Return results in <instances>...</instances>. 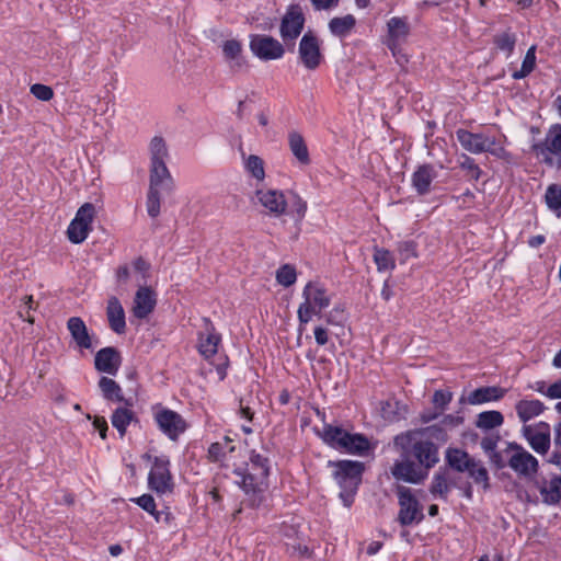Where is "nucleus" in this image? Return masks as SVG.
Here are the masks:
<instances>
[{
  "mask_svg": "<svg viewBox=\"0 0 561 561\" xmlns=\"http://www.w3.org/2000/svg\"><path fill=\"white\" fill-rule=\"evenodd\" d=\"M148 486L157 494L171 493L174 489L168 456L153 457L152 468L148 474Z\"/></svg>",
  "mask_w": 561,
  "mask_h": 561,
  "instance_id": "nucleus-10",
  "label": "nucleus"
},
{
  "mask_svg": "<svg viewBox=\"0 0 561 561\" xmlns=\"http://www.w3.org/2000/svg\"><path fill=\"white\" fill-rule=\"evenodd\" d=\"M451 399H453V393L450 391L436 390L432 397V403L434 405L433 408H435L438 411H442V413H444L447 405L450 403Z\"/></svg>",
  "mask_w": 561,
  "mask_h": 561,
  "instance_id": "nucleus-49",
  "label": "nucleus"
},
{
  "mask_svg": "<svg viewBox=\"0 0 561 561\" xmlns=\"http://www.w3.org/2000/svg\"><path fill=\"white\" fill-rule=\"evenodd\" d=\"M134 302V316L138 319H145L153 311L157 305L156 294L150 287H139Z\"/></svg>",
  "mask_w": 561,
  "mask_h": 561,
  "instance_id": "nucleus-19",
  "label": "nucleus"
},
{
  "mask_svg": "<svg viewBox=\"0 0 561 561\" xmlns=\"http://www.w3.org/2000/svg\"><path fill=\"white\" fill-rule=\"evenodd\" d=\"M128 407L129 405L116 408L111 416L112 425L117 430L121 437L125 436L127 427L133 421H138L135 412L131 411Z\"/></svg>",
  "mask_w": 561,
  "mask_h": 561,
  "instance_id": "nucleus-29",
  "label": "nucleus"
},
{
  "mask_svg": "<svg viewBox=\"0 0 561 561\" xmlns=\"http://www.w3.org/2000/svg\"><path fill=\"white\" fill-rule=\"evenodd\" d=\"M30 92L37 100L48 102L54 98V91L49 85L42 83H34L30 88Z\"/></svg>",
  "mask_w": 561,
  "mask_h": 561,
  "instance_id": "nucleus-52",
  "label": "nucleus"
},
{
  "mask_svg": "<svg viewBox=\"0 0 561 561\" xmlns=\"http://www.w3.org/2000/svg\"><path fill=\"white\" fill-rule=\"evenodd\" d=\"M411 433L415 436H420L422 439L434 442L438 447L439 445L447 443L449 439L446 428L440 423L422 427Z\"/></svg>",
  "mask_w": 561,
  "mask_h": 561,
  "instance_id": "nucleus-32",
  "label": "nucleus"
},
{
  "mask_svg": "<svg viewBox=\"0 0 561 561\" xmlns=\"http://www.w3.org/2000/svg\"><path fill=\"white\" fill-rule=\"evenodd\" d=\"M465 421L463 416L460 415H454V414H446L443 415V419L440 420V424L446 427H456L460 424H462Z\"/></svg>",
  "mask_w": 561,
  "mask_h": 561,
  "instance_id": "nucleus-58",
  "label": "nucleus"
},
{
  "mask_svg": "<svg viewBox=\"0 0 561 561\" xmlns=\"http://www.w3.org/2000/svg\"><path fill=\"white\" fill-rule=\"evenodd\" d=\"M476 484H480L484 491L490 489V477L481 460L476 459L473 467L466 470Z\"/></svg>",
  "mask_w": 561,
  "mask_h": 561,
  "instance_id": "nucleus-37",
  "label": "nucleus"
},
{
  "mask_svg": "<svg viewBox=\"0 0 561 561\" xmlns=\"http://www.w3.org/2000/svg\"><path fill=\"white\" fill-rule=\"evenodd\" d=\"M533 150L537 156L561 152V124H553L547 133L546 140L535 144Z\"/></svg>",
  "mask_w": 561,
  "mask_h": 561,
  "instance_id": "nucleus-25",
  "label": "nucleus"
},
{
  "mask_svg": "<svg viewBox=\"0 0 561 561\" xmlns=\"http://www.w3.org/2000/svg\"><path fill=\"white\" fill-rule=\"evenodd\" d=\"M121 352L114 346H106L99 350L94 356V368L99 373L115 376L122 365Z\"/></svg>",
  "mask_w": 561,
  "mask_h": 561,
  "instance_id": "nucleus-15",
  "label": "nucleus"
},
{
  "mask_svg": "<svg viewBox=\"0 0 561 561\" xmlns=\"http://www.w3.org/2000/svg\"><path fill=\"white\" fill-rule=\"evenodd\" d=\"M317 434L325 445L341 453L366 456L370 450V443L364 434L350 433L337 425L324 423Z\"/></svg>",
  "mask_w": 561,
  "mask_h": 561,
  "instance_id": "nucleus-4",
  "label": "nucleus"
},
{
  "mask_svg": "<svg viewBox=\"0 0 561 561\" xmlns=\"http://www.w3.org/2000/svg\"><path fill=\"white\" fill-rule=\"evenodd\" d=\"M138 506L154 517L157 523L161 522L163 511H157L154 499L151 494H142L139 497L131 499Z\"/></svg>",
  "mask_w": 561,
  "mask_h": 561,
  "instance_id": "nucleus-41",
  "label": "nucleus"
},
{
  "mask_svg": "<svg viewBox=\"0 0 561 561\" xmlns=\"http://www.w3.org/2000/svg\"><path fill=\"white\" fill-rule=\"evenodd\" d=\"M147 213L151 218H156L160 215L161 198L158 188L149 187L147 193Z\"/></svg>",
  "mask_w": 561,
  "mask_h": 561,
  "instance_id": "nucleus-44",
  "label": "nucleus"
},
{
  "mask_svg": "<svg viewBox=\"0 0 561 561\" xmlns=\"http://www.w3.org/2000/svg\"><path fill=\"white\" fill-rule=\"evenodd\" d=\"M67 329L80 350H92V337L84 321L80 317H71L67 321Z\"/></svg>",
  "mask_w": 561,
  "mask_h": 561,
  "instance_id": "nucleus-22",
  "label": "nucleus"
},
{
  "mask_svg": "<svg viewBox=\"0 0 561 561\" xmlns=\"http://www.w3.org/2000/svg\"><path fill=\"white\" fill-rule=\"evenodd\" d=\"M410 34L408 18L393 16L387 22L386 46L391 50L394 57L401 50V44L407 41Z\"/></svg>",
  "mask_w": 561,
  "mask_h": 561,
  "instance_id": "nucleus-13",
  "label": "nucleus"
},
{
  "mask_svg": "<svg viewBox=\"0 0 561 561\" xmlns=\"http://www.w3.org/2000/svg\"><path fill=\"white\" fill-rule=\"evenodd\" d=\"M256 196L263 207L275 216H280L286 211L287 202L284 194L277 190H257Z\"/></svg>",
  "mask_w": 561,
  "mask_h": 561,
  "instance_id": "nucleus-21",
  "label": "nucleus"
},
{
  "mask_svg": "<svg viewBox=\"0 0 561 561\" xmlns=\"http://www.w3.org/2000/svg\"><path fill=\"white\" fill-rule=\"evenodd\" d=\"M286 551L290 556L298 554L300 557H309V549L307 546L302 545L298 539H294L293 542H285Z\"/></svg>",
  "mask_w": 561,
  "mask_h": 561,
  "instance_id": "nucleus-54",
  "label": "nucleus"
},
{
  "mask_svg": "<svg viewBox=\"0 0 561 561\" xmlns=\"http://www.w3.org/2000/svg\"><path fill=\"white\" fill-rule=\"evenodd\" d=\"M458 490L461 491V494L467 500H472L473 497V486L472 483L468 480H461L458 486Z\"/></svg>",
  "mask_w": 561,
  "mask_h": 561,
  "instance_id": "nucleus-63",
  "label": "nucleus"
},
{
  "mask_svg": "<svg viewBox=\"0 0 561 561\" xmlns=\"http://www.w3.org/2000/svg\"><path fill=\"white\" fill-rule=\"evenodd\" d=\"M398 251L402 263L411 257H416V243L412 240L401 241L398 243Z\"/></svg>",
  "mask_w": 561,
  "mask_h": 561,
  "instance_id": "nucleus-51",
  "label": "nucleus"
},
{
  "mask_svg": "<svg viewBox=\"0 0 561 561\" xmlns=\"http://www.w3.org/2000/svg\"><path fill=\"white\" fill-rule=\"evenodd\" d=\"M531 448L538 454H546L550 447V434L538 432L527 436Z\"/></svg>",
  "mask_w": 561,
  "mask_h": 561,
  "instance_id": "nucleus-43",
  "label": "nucleus"
},
{
  "mask_svg": "<svg viewBox=\"0 0 561 561\" xmlns=\"http://www.w3.org/2000/svg\"><path fill=\"white\" fill-rule=\"evenodd\" d=\"M374 262L377 265L378 272L391 271L396 267L394 259L389 250L383 248L374 249Z\"/></svg>",
  "mask_w": 561,
  "mask_h": 561,
  "instance_id": "nucleus-39",
  "label": "nucleus"
},
{
  "mask_svg": "<svg viewBox=\"0 0 561 561\" xmlns=\"http://www.w3.org/2000/svg\"><path fill=\"white\" fill-rule=\"evenodd\" d=\"M249 47L255 57L264 61L280 59L285 54V44L265 34L250 35Z\"/></svg>",
  "mask_w": 561,
  "mask_h": 561,
  "instance_id": "nucleus-11",
  "label": "nucleus"
},
{
  "mask_svg": "<svg viewBox=\"0 0 561 561\" xmlns=\"http://www.w3.org/2000/svg\"><path fill=\"white\" fill-rule=\"evenodd\" d=\"M459 168L467 172L470 181H478L482 175V170L476 163L474 159L462 153L458 159Z\"/></svg>",
  "mask_w": 561,
  "mask_h": 561,
  "instance_id": "nucleus-40",
  "label": "nucleus"
},
{
  "mask_svg": "<svg viewBox=\"0 0 561 561\" xmlns=\"http://www.w3.org/2000/svg\"><path fill=\"white\" fill-rule=\"evenodd\" d=\"M204 320L206 322V332L199 333L198 351L204 358L208 359L217 354L221 335L216 332L209 319Z\"/></svg>",
  "mask_w": 561,
  "mask_h": 561,
  "instance_id": "nucleus-20",
  "label": "nucleus"
},
{
  "mask_svg": "<svg viewBox=\"0 0 561 561\" xmlns=\"http://www.w3.org/2000/svg\"><path fill=\"white\" fill-rule=\"evenodd\" d=\"M99 388L105 400L133 405L130 400L124 398L121 386L114 379L102 376L99 380Z\"/></svg>",
  "mask_w": 561,
  "mask_h": 561,
  "instance_id": "nucleus-27",
  "label": "nucleus"
},
{
  "mask_svg": "<svg viewBox=\"0 0 561 561\" xmlns=\"http://www.w3.org/2000/svg\"><path fill=\"white\" fill-rule=\"evenodd\" d=\"M501 440V436L499 433L489 434L484 436L480 442V447L483 453L486 455L495 449H497V444Z\"/></svg>",
  "mask_w": 561,
  "mask_h": 561,
  "instance_id": "nucleus-53",
  "label": "nucleus"
},
{
  "mask_svg": "<svg viewBox=\"0 0 561 561\" xmlns=\"http://www.w3.org/2000/svg\"><path fill=\"white\" fill-rule=\"evenodd\" d=\"M396 494L399 504L398 523L402 527L421 524L425 518L423 505L413 494L412 490L399 484L396 488Z\"/></svg>",
  "mask_w": 561,
  "mask_h": 561,
  "instance_id": "nucleus-6",
  "label": "nucleus"
},
{
  "mask_svg": "<svg viewBox=\"0 0 561 561\" xmlns=\"http://www.w3.org/2000/svg\"><path fill=\"white\" fill-rule=\"evenodd\" d=\"M430 492L433 496H439L443 500H447L449 484L445 469L443 470V468H439V470L433 476Z\"/></svg>",
  "mask_w": 561,
  "mask_h": 561,
  "instance_id": "nucleus-36",
  "label": "nucleus"
},
{
  "mask_svg": "<svg viewBox=\"0 0 561 561\" xmlns=\"http://www.w3.org/2000/svg\"><path fill=\"white\" fill-rule=\"evenodd\" d=\"M327 467L332 469L331 476L341 489L339 497L350 508L362 483L365 465L357 460L342 459L329 460Z\"/></svg>",
  "mask_w": 561,
  "mask_h": 561,
  "instance_id": "nucleus-3",
  "label": "nucleus"
},
{
  "mask_svg": "<svg viewBox=\"0 0 561 561\" xmlns=\"http://www.w3.org/2000/svg\"><path fill=\"white\" fill-rule=\"evenodd\" d=\"M504 423V416L500 411L490 410L483 411L477 415L474 422L476 426L480 430L490 431L502 426Z\"/></svg>",
  "mask_w": 561,
  "mask_h": 561,
  "instance_id": "nucleus-33",
  "label": "nucleus"
},
{
  "mask_svg": "<svg viewBox=\"0 0 561 561\" xmlns=\"http://www.w3.org/2000/svg\"><path fill=\"white\" fill-rule=\"evenodd\" d=\"M150 153L152 161H164L168 157V148L165 141L160 136H154L150 141Z\"/></svg>",
  "mask_w": 561,
  "mask_h": 561,
  "instance_id": "nucleus-47",
  "label": "nucleus"
},
{
  "mask_svg": "<svg viewBox=\"0 0 561 561\" xmlns=\"http://www.w3.org/2000/svg\"><path fill=\"white\" fill-rule=\"evenodd\" d=\"M307 211V203L298 195H295V201L291 204V213L295 214L296 220L300 221Z\"/></svg>",
  "mask_w": 561,
  "mask_h": 561,
  "instance_id": "nucleus-56",
  "label": "nucleus"
},
{
  "mask_svg": "<svg viewBox=\"0 0 561 561\" xmlns=\"http://www.w3.org/2000/svg\"><path fill=\"white\" fill-rule=\"evenodd\" d=\"M493 42L500 50L506 51L510 56L514 51L516 37L514 34L504 32L495 35Z\"/></svg>",
  "mask_w": 561,
  "mask_h": 561,
  "instance_id": "nucleus-48",
  "label": "nucleus"
},
{
  "mask_svg": "<svg viewBox=\"0 0 561 561\" xmlns=\"http://www.w3.org/2000/svg\"><path fill=\"white\" fill-rule=\"evenodd\" d=\"M297 279L296 268L290 264L282 265L276 272V280L284 287H289Z\"/></svg>",
  "mask_w": 561,
  "mask_h": 561,
  "instance_id": "nucleus-45",
  "label": "nucleus"
},
{
  "mask_svg": "<svg viewBox=\"0 0 561 561\" xmlns=\"http://www.w3.org/2000/svg\"><path fill=\"white\" fill-rule=\"evenodd\" d=\"M95 214V206L92 203H84L79 207L67 229V237L71 243L80 244L88 238Z\"/></svg>",
  "mask_w": 561,
  "mask_h": 561,
  "instance_id": "nucleus-9",
  "label": "nucleus"
},
{
  "mask_svg": "<svg viewBox=\"0 0 561 561\" xmlns=\"http://www.w3.org/2000/svg\"><path fill=\"white\" fill-rule=\"evenodd\" d=\"M436 176L437 172L433 164H421L411 176L412 187L415 190L417 195L424 196L431 192V184Z\"/></svg>",
  "mask_w": 561,
  "mask_h": 561,
  "instance_id": "nucleus-17",
  "label": "nucleus"
},
{
  "mask_svg": "<svg viewBox=\"0 0 561 561\" xmlns=\"http://www.w3.org/2000/svg\"><path fill=\"white\" fill-rule=\"evenodd\" d=\"M445 460L450 469L462 473L473 467L476 458L463 449L448 447L445 454Z\"/></svg>",
  "mask_w": 561,
  "mask_h": 561,
  "instance_id": "nucleus-24",
  "label": "nucleus"
},
{
  "mask_svg": "<svg viewBox=\"0 0 561 561\" xmlns=\"http://www.w3.org/2000/svg\"><path fill=\"white\" fill-rule=\"evenodd\" d=\"M456 137L461 147L474 154L489 152L493 156L500 157L504 148H494L496 145L495 137H489L483 133H471L467 129H458Z\"/></svg>",
  "mask_w": 561,
  "mask_h": 561,
  "instance_id": "nucleus-8",
  "label": "nucleus"
},
{
  "mask_svg": "<svg viewBox=\"0 0 561 561\" xmlns=\"http://www.w3.org/2000/svg\"><path fill=\"white\" fill-rule=\"evenodd\" d=\"M356 25V19L352 14L336 16L330 20L329 30L337 37H345Z\"/></svg>",
  "mask_w": 561,
  "mask_h": 561,
  "instance_id": "nucleus-34",
  "label": "nucleus"
},
{
  "mask_svg": "<svg viewBox=\"0 0 561 561\" xmlns=\"http://www.w3.org/2000/svg\"><path fill=\"white\" fill-rule=\"evenodd\" d=\"M485 456L489 459V463H490L491 468L496 471L505 468L507 465L503 458L502 453L499 451L497 449L486 454Z\"/></svg>",
  "mask_w": 561,
  "mask_h": 561,
  "instance_id": "nucleus-55",
  "label": "nucleus"
},
{
  "mask_svg": "<svg viewBox=\"0 0 561 561\" xmlns=\"http://www.w3.org/2000/svg\"><path fill=\"white\" fill-rule=\"evenodd\" d=\"M289 149L301 164L310 163L309 150L302 135L296 130L288 134Z\"/></svg>",
  "mask_w": 561,
  "mask_h": 561,
  "instance_id": "nucleus-30",
  "label": "nucleus"
},
{
  "mask_svg": "<svg viewBox=\"0 0 561 561\" xmlns=\"http://www.w3.org/2000/svg\"><path fill=\"white\" fill-rule=\"evenodd\" d=\"M394 442L401 447V459L391 467V474L398 481L422 483L428 471L439 462L437 444L428 439H416L410 432L397 436Z\"/></svg>",
  "mask_w": 561,
  "mask_h": 561,
  "instance_id": "nucleus-1",
  "label": "nucleus"
},
{
  "mask_svg": "<svg viewBox=\"0 0 561 561\" xmlns=\"http://www.w3.org/2000/svg\"><path fill=\"white\" fill-rule=\"evenodd\" d=\"M546 396L550 399H561V379L548 387Z\"/></svg>",
  "mask_w": 561,
  "mask_h": 561,
  "instance_id": "nucleus-64",
  "label": "nucleus"
},
{
  "mask_svg": "<svg viewBox=\"0 0 561 561\" xmlns=\"http://www.w3.org/2000/svg\"><path fill=\"white\" fill-rule=\"evenodd\" d=\"M298 53L302 65L309 70L317 69L323 59L319 38L310 31L302 35Z\"/></svg>",
  "mask_w": 561,
  "mask_h": 561,
  "instance_id": "nucleus-12",
  "label": "nucleus"
},
{
  "mask_svg": "<svg viewBox=\"0 0 561 561\" xmlns=\"http://www.w3.org/2000/svg\"><path fill=\"white\" fill-rule=\"evenodd\" d=\"M506 389L499 386H484L474 389L467 398H460V403H469L471 405L483 404L492 401H499L506 394Z\"/></svg>",
  "mask_w": 561,
  "mask_h": 561,
  "instance_id": "nucleus-16",
  "label": "nucleus"
},
{
  "mask_svg": "<svg viewBox=\"0 0 561 561\" xmlns=\"http://www.w3.org/2000/svg\"><path fill=\"white\" fill-rule=\"evenodd\" d=\"M242 46L237 39H228L222 45V53L226 60L231 62V69L240 70L247 65L245 59L241 55Z\"/></svg>",
  "mask_w": 561,
  "mask_h": 561,
  "instance_id": "nucleus-28",
  "label": "nucleus"
},
{
  "mask_svg": "<svg viewBox=\"0 0 561 561\" xmlns=\"http://www.w3.org/2000/svg\"><path fill=\"white\" fill-rule=\"evenodd\" d=\"M314 339L318 345H325L329 341L328 330L323 327H316Z\"/></svg>",
  "mask_w": 561,
  "mask_h": 561,
  "instance_id": "nucleus-62",
  "label": "nucleus"
},
{
  "mask_svg": "<svg viewBox=\"0 0 561 561\" xmlns=\"http://www.w3.org/2000/svg\"><path fill=\"white\" fill-rule=\"evenodd\" d=\"M322 318H324L328 324H342L343 321L345 320V308L343 305L339 304L334 306V308L330 310L328 313H322Z\"/></svg>",
  "mask_w": 561,
  "mask_h": 561,
  "instance_id": "nucleus-50",
  "label": "nucleus"
},
{
  "mask_svg": "<svg viewBox=\"0 0 561 561\" xmlns=\"http://www.w3.org/2000/svg\"><path fill=\"white\" fill-rule=\"evenodd\" d=\"M245 170L257 181L265 179L264 161L256 154H250L245 160Z\"/></svg>",
  "mask_w": 561,
  "mask_h": 561,
  "instance_id": "nucleus-42",
  "label": "nucleus"
},
{
  "mask_svg": "<svg viewBox=\"0 0 561 561\" xmlns=\"http://www.w3.org/2000/svg\"><path fill=\"white\" fill-rule=\"evenodd\" d=\"M229 366V359L226 355L218 357V363L216 364V370L220 380H224L227 376V368Z\"/></svg>",
  "mask_w": 561,
  "mask_h": 561,
  "instance_id": "nucleus-61",
  "label": "nucleus"
},
{
  "mask_svg": "<svg viewBox=\"0 0 561 561\" xmlns=\"http://www.w3.org/2000/svg\"><path fill=\"white\" fill-rule=\"evenodd\" d=\"M149 187L173 190V179L164 161H152L150 164Z\"/></svg>",
  "mask_w": 561,
  "mask_h": 561,
  "instance_id": "nucleus-18",
  "label": "nucleus"
},
{
  "mask_svg": "<svg viewBox=\"0 0 561 561\" xmlns=\"http://www.w3.org/2000/svg\"><path fill=\"white\" fill-rule=\"evenodd\" d=\"M302 297L305 301L300 304L297 310L299 333L305 330L306 324L311 320L312 316H317L321 319L322 310L328 308L331 302L330 297L327 295V290L323 287L313 286L311 282L305 286Z\"/></svg>",
  "mask_w": 561,
  "mask_h": 561,
  "instance_id": "nucleus-5",
  "label": "nucleus"
},
{
  "mask_svg": "<svg viewBox=\"0 0 561 561\" xmlns=\"http://www.w3.org/2000/svg\"><path fill=\"white\" fill-rule=\"evenodd\" d=\"M306 16L300 4L291 3L287 7L280 20L279 34L289 51L295 50L296 39L304 31Z\"/></svg>",
  "mask_w": 561,
  "mask_h": 561,
  "instance_id": "nucleus-7",
  "label": "nucleus"
},
{
  "mask_svg": "<svg viewBox=\"0 0 561 561\" xmlns=\"http://www.w3.org/2000/svg\"><path fill=\"white\" fill-rule=\"evenodd\" d=\"M536 67V46L533 45L526 51L519 70L513 72L512 77L515 80L524 79L533 72Z\"/></svg>",
  "mask_w": 561,
  "mask_h": 561,
  "instance_id": "nucleus-38",
  "label": "nucleus"
},
{
  "mask_svg": "<svg viewBox=\"0 0 561 561\" xmlns=\"http://www.w3.org/2000/svg\"><path fill=\"white\" fill-rule=\"evenodd\" d=\"M444 413H442V411H438L437 409L435 408H432V409H425L423 410L420 414H419V422L421 424H427L436 419H438L439 416H442Z\"/></svg>",
  "mask_w": 561,
  "mask_h": 561,
  "instance_id": "nucleus-57",
  "label": "nucleus"
},
{
  "mask_svg": "<svg viewBox=\"0 0 561 561\" xmlns=\"http://www.w3.org/2000/svg\"><path fill=\"white\" fill-rule=\"evenodd\" d=\"M93 426H94L95 430L99 431L101 438L105 439L106 438V433H107V430H108V425H107V422H106L105 417H103V416H95L94 420H93Z\"/></svg>",
  "mask_w": 561,
  "mask_h": 561,
  "instance_id": "nucleus-60",
  "label": "nucleus"
},
{
  "mask_svg": "<svg viewBox=\"0 0 561 561\" xmlns=\"http://www.w3.org/2000/svg\"><path fill=\"white\" fill-rule=\"evenodd\" d=\"M507 465L519 476L524 477L537 473L539 468L538 460L526 450L515 453L508 459Z\"/></svg>",
  "mask_w": 561,
  "mask_h": 561,
  "instance_id": "nucleus-23",
  "label": "nucleus"
},
{
  "mask_svg": "<svg viewBox=\"0 0 561 561\" xmlns=\"http://www.w3.org/2000/svg\"><path fill=\"white\" fill-rule=\"evenodd\" d=\"M209 458L214 461H218L225 457L224 446L221 443H213L208 448Z\"/></svg>",
  "mask_w": 561,
  "mask_h": 561,
  "instance_id": "nucleus-59",
  "label": "nucleus"
},
{
  "mask_svg": "<svg viewBox=\"0 0 561 561\" xmlns=\"http://www.w3.org/2000/svg\"><path fill=\"white\" fill-rule=\"evenodd\" d=\"M249 463L233 469V474L240 478L238 485L244 492L245 503L251 508H257L264 501V493L267 488L270 476V459L255 450L250 455Z\"/></svg>",
  "mask_w": 561,
  "mask_h": 561,
  "instance_id": "nucleus-2",
  "label": "nucleus"
},
{
  "mask_svg": "<svg viewBox=\"0 0 561 561\" xmlns=\"http://www.w3.org/2000/svg\"><path fill=\"white\" fill-rule=\"evenodd\" d=\"M106 314L110 328L117 334L126 329L125 311L118 298L111 297L107 301Z\"/></svg>",
  "mask_w": 561,
  "mask_h": 561,
  "instance_id": "nucleus-26",
  "label": "nucleus"
},
{
  "mask_svg": "<svg viewBox=\"0 0 561 561\" xmlns=\"http://www.w3.org/2000/svg\"><path fill=\"white\" fill-rule=\"evenodd\" d=\"M546 204L551 210L561 209V185L550 184L545 194Z\"/></svg>",
  "mask_w": 561,
  "mask_h": 561,
  "instance_id": "nucleus-46",
  "label": "nucleus"
},
{
  "mask_svg": "<svg viewBox=\"0 0 561 561\" xmlns=\"http://www.w3.org/2000/svg\"><path fill=\"white\" fill-rule=\"evenodd\" d=\"M515 409L519 420L526 423L541 414L545 410V404L539 400H519Z\"/></svg>",
  "mask_w": 561,
  "mask_h": 561,
  "instance_id": "nucleus-31",
  "label": "nucleus"
},
{
  "mask_svg": "<svg viewBox=\"0 0 561 561\" xmlns=\"http://www.w3.org/2000/svg\"><path fill=\"white\" fill-rule=\"evenodd\" d=\"M154 420L160 431L170 439L176 440L186 431L187 424L181 414L170 409L157 412Z\"/></svg>",
  "mask_w": 561,
  "mask_h": 561,
  "instance_id": "nucleus-14",
  "label": "nucleus"
},
{
  "mask_svg": "<svg viewBox=\"0 0 561 561\" xmlns=\"http://www.w3.org/2000/svg\"><path fill=\"white\" fill-rule=\"evenodd\" d=\"M540 493L547 504H558L561 501V476L553 477L549 485H542Z\"/></svg>",
  "mask_w": 561,
  "mask_h": 561,
  "instance_id": "nucleus-35",
  "label": "nucleus"
}]
</instances>
